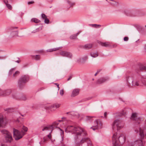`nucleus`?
I'll return each mask as SVG.
<instances>
[{
	"label": "nucleus",
	"mask_w": 146,
	"mask_h": 146,
	"mask_svg": "<svg viewBox=\"0 0 146 146\" xmlns=\"http://www.w3.org/2000/svg\"><path fill=\"white\" fill-rule=\"evenodd\" d=\"M59 129H60V130H61V131H62V130L60 129V128H59Z\"/></svg>",
	"instance_id": "nucleus-59"
},
{
	"label": "nucleus",
	"mask_w": 146,
	"mask_h": 146,
	"mask_svg": "<svg viewBox=\"0 0 146 146\" xmlns=\"http://www.w3.org/2000/svg\"><path fill=\"white\" fill-rule=\"evenodd\" d=\"M49 23V19L46 17V24H48Z\"/></svg>",
	"instance_id": "nucleus-43"
},
{
	"label": "nucleus",
	"mask_w": 146,
	"mask_h": 146,
	"mask_svg": "<svg viewBox=\"0 0 146 146\" xmlns=\"http://www.w3.org/2000/svg\"><path fill=\"white\" fill-rule=\"evenodd\" d=\"M31 56L33 59L36 60H39L40 58V56L39 55H31Z\"/></svg>",
	"instance_id": "nucleus-19"
},
{
	"label": "nucleus",
	"mask_w": 146,
	"mask_h": 146,
	"mask_svg": "<svg viewBox=\"0 0 146 146\" xmlns=\"http://www.w3.org/2000/svg\"><path fill=\"white\" fill-rule=\"evenodd\" d=\"M43 52L44 51H43V50H40V51H39V52L40 53H43Z\"/></svg>",
	"instance_id": "nucleus-48"
},
{
	"label": "nucleus",
	"mask_w": 146,
	"mask_h": 146,
	"mask_svg": "<svg viewBox=\"0 0 146 146\" xmlns=\"http://www.w3.org/2000/svg\"><path fill=\"white\" fill-rule=\"evenodd\" d=\"M145 27L146 28V25L145 26Z\"/></svg>",
	"instance_id": "nucleus-61"
},
{
	"label": "nucleus",
	"mask_w": 146,
	"mask_h": 146,
	"mask_svg": "<svg viewBox=\"0 0 146 146\" xmlns=\"http://www.w3.org/2000/svg\"><path fill=\"white\" fill-rule=\"evenodd\" d=\"M41 19L43 21L44 20V22L46 23V15L44 14H42L41 15Z\"/></svg>",
	"instance_id": "nucleus-31"
},
{
	"label": "nucleus",
	"mask_w": 146,
	"mask_h": 146,
	"mask_svg": "<svg viewBox=\"0 0 146 146\" xmlns=\"http://www.w3.org/2000/svg\"><path fill=\"white\" fill-rule=\"evenodd\" d=\"M4 91L0 89V96H3Z\"/></svg>",
	"instance_id": "nucleus-37"
},
{
	"label": "nucleus",
	"mask_w": 146,
	"mask_h": 146,
	"mask_svg": "<svg viewBox=\"0 0 146 146\" xmlns=\"http://www.w3.org/2000/svg\"><path fill=\"white\" fill-rule=\"evenodd\" d=\"M137 114L136 113H133L131 116V119L132 120H134L136 121V125H135V127H137L135 130V131L137 133L139 132V135L140 136L141 139H143V138L145 133V131L146 130V128H145L144 129L142 128H141L140 127V126H138L137 125L139 124L140 122H139V121H140L141 119L140 118H137Z\"/></svg>",
	"instance_id": "nucleus-2"
},
{
	"label": "nucleus",
	"mask_w": 146,
	"mask_h": 146,
	"mask_svg": "<svg viewBox=\"0 0 146 146\" xmlns=\"http://www.w3.org/2000/svg\"><path fill=\"white\" fill-rule=\"evenodd\" d=\"M129 38L127 37H124L123 40L124 41H126L128 40Z\"/></svg>",
	"instance_id": "nucleus-41"
},
{
	"label": "nucleus",
	"mask_w": 146,
	"mask_h": 146,
	"mask_svg": "<svg viewBox=\"0 0 146 146\" xmlns=\"http://www.w3.org/2000/svg\"><path fill=\"white\" fill-rule=\"evenodd\" d=\"M100 70H98V71H97L96 72L98 73V74L100 72Z\"/></svg>",
	"instance_id": "nucleus-56"
},
{
	"label": "nucleus",
	"mask_w": 146,
	"mask_h": 146,
	"mask_svg": "<svg viewBox=\"0 0 146 146\" xmlns=\"http://www.w3.org/2000/svg\"><path fill=\"white\" fill-rule=\"evenodd\" d=\"M34 3V2L33 1H31L29 2L28 3V4H32L33 3Z\"/></svg>",
	"instance_id": "nucleus-44"
},
{
	"label": "nucleus",
	"mask_w": 146,
	"mask_h": 146,
	"mask_svg": "<svg viewBox=\"0 0 146 146\" xmlns=\"http://www.w3.org/2000/svg\"><path fill=\"white\" fill-rule=\"evenodd\" d=\"M124 123L120 120L117 119L115 120L112 124V128L114 129L116 127L117 129H119L123 127Z\"/></svg>",
	"instance_id": "nucleus-9"
},
{
	"label": "nucleus",
	"mask_w": 146,
	"mask_h": 146,
	"mask_svg": "<svg viewBox=\"0 0 146 146\" xmlns=\"http://www.w3.org/2000/svg\"><path fill=\"white\" fill-rule=\"evenodd\" d=\"M22 116H24V115H22Z\"/></svg>",
	"instance_id": "nucleus-62"
},
{
	"label": "nucleus",
	"mask_w": 146,
	"mask_h": 146,
	"mask_svg": "<svg viewBox=\"0 0 146 146\" xmlns=\"http://www.w3.org/2000/svg\"><path fill=\"white\" fill-rule=\"evenodd\" d=\"M100 70H98V71H97L96 72L98 73V74L100 72Z\"/></svg>",
	"instance_id": "nucleus-55"
},
{
	"label": "nucleus",
	"mask_w": 146,
	"mask_h": 146,
	"mask_svg": "<svg viewBox=\"0 0 146 146\" xmlns=\"http://www.w3.org/2000/svg\"><path fill=\"white\" fill-rule=\"evenodd\" d=\"M3 123L4 121L3 117H0V127L3 126Z\"/></svg>",
	"instance_id": "nucleus-32"
},
{
	"label": "nucleus",
	"mask_w": 146,
	"mask_h": 146,
	"mask_svg": "<svg viewBox=\"0 0 146 146\" xmlns=\"http://www.w3.org/2000/svg\"><path fill=\"white\" fill-rule=\"evenodd\" d=\"M18 32L17 31H12L10 35V37H12L15 36H18Z\"/></svg>",
	"instance_id": "nucleus-20"
},
{
	"label": "nucleus",
	"mask_w": 146,
	"mask_h": 146,
	"mask_svg": "<svg viewBox=\"0 0 146 146\" xmlns=\"http://www.w3.org/2000/svg\"><path fill=\"white\" fill-rule=\"evenodd\" d=\"M13 136L15 139L18 140L22 138L25 134V133L21 131V132L15 129H13Z\"/></svg>",
	"instance_id": "nucleus-8"
},
{
	"label": "nucleus",
	"mask_w": 146,
	"mask_h": 146,
	"mask_svg": "<svg viewBox=\"0 0 146 146\" xmlns=\"http://www.w3.org/2000/svg\"><path fill=\"white\" fill-rule=\"evenodd\" d=\"M139 68L140 70H145L146 71V66L141 64L139 66Z\"/></svg>",
	"instance_id": "nucleus-27"
},
{
	"label": "nucleus",
	"mask_w": 146,
	"mask_h": 146,
	"mask_svg": "<svg viewBox=\"0 0 146 146\" xmlns=\"http://www.w3.org/2000/svg\"><path fill=\"white\" fill-rule=\"evenodd\" d=\"M60 94L61 96H63L64 94V90H60Z\"/></svg>",
	"instance_id": "nucleus-40"
},
{
	"label": "nucleus",
	"mask_w": 146,
	"mask_h": 146,
	"mask_svg": "<svg viewBox=\"0 0 146 146\" xmlns=\"http://www.w3.org/2000/svg\"><path fill=\"white\" fill-rule=\"evenodd\" d=\"M79 34V33H78L76 34H75L72 35L70 37V39H76L77 38V36Z\"/></svg>",
	"instance_id": "nucleus-28"
},
{
	"label": "nucleus",
	"mask_w": 146,
	"mask_h": 146,
	"mask_svg": "<svg viewBox=\"0 0 146 146\" xmlns=\"http://www.w3.org/2000/svg\"><path fill=\"white\" fill-rule=\"evenodd\" d=\"M19 73L20 72L19 71H17L15 72L13 74V77L14 78L16 77L19 75Z\"/></svg>",
	"instance_id": "nucleus-30"
},
{
	"label": "nucleus",
	"mask_w": 146,
	"mask_h": 146,
	"mask_svg": "<svg viewBox=\"0 0 146 146\" xmlns=\"http://www.w3.org/2000/svg\"><path fill=\"white\" fill-rule=\"evenodd\" d=\"M98 74V73L96 72V73L95 74H94V76H96L97 75V74Z\"/></svg>",
	"instance_id": "nucleus-54"
},
{
	"label": "nucleus",
	"mask_w": 146,
	"mask_h": 146,
	"mask_svg": "<svg viewBox=\"0 0 146 146\" xmlns=\"http://www.w3.org/2000/svg\"><path fill=\"white\" fill-rule=\"evenodd\" d=\"M97 26L99 27H100L101 26V25H97Z\"/></svg>",
	"instance_id": "nucleus-52"
},
{
	"label": "nucleus",
	"mask_w": 146,
	"mask_h": 146,
	"mask_svg": "<svg viewBox=\"0 0 146 146\" xmlns=\"http://www.w3.org/2000/svg\"><path fill=\"white\" fill-rule=\"evenodd\" d=\"M98 43L103 46L108 47L111 46V45L110 44V42H99Z\"/></svg>",
	"instance_id": "nucleus-18"
},
{
	"label": "nucleus",
	"mask_w": 146,
	"mask_h": 146,
	"mask_svg": "<svg viewBox=\"0 0 146 146\" xmlns=\"http://www.w3.org/2000/svg\"><path fill=\"white\" fill-rule=\"evenodd\" d=\"M56 86H57V88H58V90H59V89H60V88H59V84H58L56 85Z\"/></svg>",
	"instance_id": "nucleus-47"
},
{
	"label": "nucleus",
	"mask_w": 146,
	"mask_h": 146,
	"mask_svg": "<svg viewBox=\"0 0 146 146\" xmlns=\"http://www.w3.org/2000/svg\"><path fill=\"white\" fill-rule=\"evenodd\" d=\"M22 129H23V130H22V131H24L25 132L27 131L28 130L27 128L26 127L24 126H23V128H22Z\"/></svg>",
	"instance_id": "nucleus-36"
},
{
	"label": "nucleus",
	"mask_w": 146,
	"mask_h": 146,
	"mask_svg": "<svg viewBox=\"0 0 146 146\" xmlns=\"http://www.w3.org/2000/svg\"><path fill=\"white\" fill-rule=\"evenodd\" d=\"M60 54L63 56L66 57L70 59L72 58L73 57V55L71 53L65 51H60Z\"/></svg>",
	"instance_id": "nucleus-11"
},
{
	"label": "nucleus",
	"mask_w": 146,
	"mask_h": 146,
	"mask_svg": "<svg viewBox=\"0 0 146 146\" xmlns=\"http://www.w3.org/2000/svg\"><path fill=\"white\" fill-rule=\"evenodd\" d=\"M79 93V90L75 89L73 90L71 95V97H74L78 95Z\"/></svg>",
	"instance_id": "nucleus-17"
},
{
	"label": "nucleus",
	"mask_w": 146,
	"mask_h": 146,
	"mask_svg": "<svg viewBox=\"0 0 146 146\" xmlns=\"http://www.w3.org/2000/svg\"><path fill=\"white\" fill-rule=\"evenodd\" d=\"M15 68H13L10 69L9 72L8 74L9 75H11L14 73L15 70Z\"/></svg>",
	"instance_id": "nucleus-26"
},
{
	"label": "nucleus",
	"mask_w": 146,
	"mask_h": 146,
	"mask_svg": "<svg viewBox=\"0 0 146 146\" xmlns=\"http://www.w3.org/2000/svg\"><path fill=\"white\" fill-rule=\"evenodd\" d=\"M31 21L32 22H34L35 23H38L40 22V21L36 18H33L31 19Z\"/></svg>",
	"instance_id": "nucleus-29"
},
{
	"label": "nucleus",
	"mask_w": 146,
	"mask_h": 146,
	"mask_svg": "<svg viewBox=\"0 0 146 146\" xmlns=\"http://www.w3.org/2000/svg\"><path fill=\"white\" fill-rule=\"evenodd\" d=\"M126 80L130 86H136L139 85V81L136 77L133 75L130 76L127 78Z\"/></svg>",
	"instance_id": "nucleus-4"
},
{
	"label": "nucleus",
	"mask_w": 146,
	"mask_h": 146,
	"mask_svg": "<svg viewBox=\"0 0 146 146\" xmlns=\"http://www.w3.org/2000/svg\"><path fill=\"white\" fill-rule=\"evenodd\" d=\"M60 47L52 49H50L47 50L46 51L47 52H52L53 51H55L57 50H58L60 49Z\"/></svg>",
	"instance_id": "nucleus-25"
},
{
	"label": "nucleus",
	"mask_w": 146,
	"mask_h": 146,
	"mask_svg": "<svg viewBox=\"0 0 146 146\" xmlns=\"http://www.w3.org/2000/svg\"><path fill=\"white\" fill-rule=\"evenodd\" d=\"M62 121V120H58L57 121H58V122L59 123V122H61Z\"/></svg>",
	"instance_id": "nucleus-53"
},
{
	"label": "nucleus",
	"mask_w": 146,
	"mask_h": 146,
	"mask_svg": "<svg viewBox=\"0 0 146 146\" xmlns=\"http://www.w3.org/2000/svg\"><path fill=\"white\" fill-rule=\"evenodd\" d=\"M15 62H17L18 63H19L20 62V61L19 60L16 61Z\"/></svg>",
	"instance_id": "nucleus-51"
},
{
	"label": "nucleus",
	"mask_w": 146,
	"mask_h": 146,
	"mask_svg": "<svg viewBox=\"0 0 146 146\" xmlns=\"http://www.w3.org/2000/svg\"><path fill=\"white\" fill-rule=\"evenodd\" d=\"M21 99L25 101L26 100L27 98H26V96H23L21 97Z\"/></svg>",
	"instance_id": "nucleus-38"
},
{
	"label": "nucleus",
	"mask_w": 146,
	"mask_h": 146,
	"mask_svg": "<svg viewBox=\"0 0 146 146\" xmlns=\"http://www.w3.org/2000/svg\"><path fill=\"white\" fill-rule=\"evenodd\" d=\"M2 146H4V145H2Z\"/></svg>",
	"instance_id": "nucleus-60"
},
{
	"label": "nucleus",
	"mask_w": 146,
	"mask_h": 146,
	"mask_svg": "<svg viewBox=\"0 0 146 146\" xmlns=\"http://www.w3.org/2000/svg\"><path fill=\"white\" fill-rule=\"evenodd\" d=\"M107 112H105L104 113V116L105 117H106V115H107Z\"/></svg>",
	"instance_id": "nucleus-49"
},
{
	"label": "nucleus",
	"mask_w": 146,
	"mask_h": 146,
	"mask_svg": "<svg viewBox=\"0 0 146 146\" xmlns=\"http://www.w3.org/2000/svg\"><path fill=\"white\" fill-rule=\"evenodd\" d=\"M143 84L146 85V79L143 82Z\"/></svg>",
	"instance_id": "nucleus-45"
},
{
	"label": "nucleus",
	"mask_w": 146,
	"mask_h": 146,
	"mask_svg": "<svg viewBox=\"0 0 146 146\" xmlns=\"http://www.w3.org/2000/svg\"><path fill=\"white\" fill-rule=\"evenodd\" d=\"M90 55L93 58L96 57L98 56V54L97 52H92Z\"/></svg>",
	"instance_id": "nucleus-23"
},
{
	"label": "nucleus",
	"mask_w": 146,
	"mask_h": 146,
	"mask_svg": "<svg viewBox=\"0 0 146 146\" xmlns=\"http://www.w3.org/2000/svg\"><path fill=\"white\" fill-rule=\"evenodd\" d=\"M135 144H137L138 146H143L142 141L141 140L129 143L127 146H134Z\"/></svg>",
	"instance_id": "nucleus-14"
},
{
	"label": "nucleus",
	"mask_w": 146,
	"mask_h": 146,
	"mask_svg": "<svg viewBox=\"0 0 146 146\" xmlns=\"http://www.w3.org/2000/svg\"><path fill=\"white\" fill-rule=\"evenodd\" d=\"M9 1L10 0H4V2L8 8L9 9H12V7L10 4L8 3V1Z\"/></svg>",
	"instance_id": "nucleus-22"
},
{
	"label": "nucleus",
	"mask_w": 146,
	"mask_h": 146,
	"mask_svg": "<svg viewBox=\"0 0 146 146\" xmlns=\"http://www.w3.org/2000/svg\"><path fill=\"white\" fill-rule=\"evenodd\" d=\"M58 124V121H57L54 122L52 125H48L46 126V132L49 133L47 135V137L49 139H50L51 140H52L51 133H52L54 127H56Z\"/></svg>",
	"instance_id": "nucleus-5"
},
{
	"label": "nucleus",
	"mask_w": 146,
	"mask_h": 146,
	"mask_svg": "<svg viewBox=\"0 0 146 146\" xmlns=\"http://www.w3.org/2000/svg\"><path fill=\"white\" fill-rule=\"evenodd\" d=\"M127 113V111L125 110H123L122 111H121V113L122 115H126Z\"/></svg>",
	"instance_id": "nucleus-35"
},
{
	"label": "nucleus",
	"mask_w": 146,
	"mask_h": 146,
	"mask_svg": "<svg viewBox=\"0 0 146 146\" xmlns=\"http://www.w3.org/2000/svg\"><path fill=\"white\" fill-rule=\"evenodd\" d=\"M67 3L68 4H69L70 6H72L74 5V3H73L71 2L70 1H67Z\"/></svg>",
	"instance_id": "nucleus-39"
},
{
	"label": "nucleus",
	"mask_w": 146,
	"mask_h": 146,
	"mask_svg": "<svg viewBox=\"0 0 146 146\" xmlns=\"http://www.w3.org/2000/svg\"><path fill=\"white\" fill-rule=\"evenodd\" d=\"M3 96H6L10 94L11 93V90L10 89H8L4 91Z\"/></svg>",
	"instance_id": "nucleus-21"
},
{
	"label": "nucleus",
	"mask_w": 146,
	"mask_h": 146,
	"mask_svg": "<svg viewBox=\"0 0 146 146\" xmlns=\"http://www.w3.org/2000/svg\"><path fill=\"white\" fill-rule=\"evenodd\" d=\"M60 106V104L55 103L50 106H46V110H50L51 111H53L56 110L57 108H59Z\"/></svg>",
	"instance_id": "nucleus-12"
},
{
	"label": "nucleus",
	"mask_w": 146,
	"mask_h": 146,
	"mask_svg": "<svg viewBox=\"0 0 146 146\" xmlns=\"http://www.w3.org/2000/svg\"><path fill=\"white\" fill-rule=\"evenodd\" d=\"M65 131L74 134V138L76 140L80 136L84 137L87 135L86 131L84 129L74 125H68L65 129Z\"/></svg>",
	"instance_id": "nucleus-1"
},
{
	"label": "nucleus",
	"mask_w": 146,
	"mask_h": 146,
	"mask_svg": "<svg viewBox=\"0 0 146 146\" xmlns=\"http://www.w3.org/2000/svg\"><path fill=\"white\" fill-rule=\"evenodd\" d=\"M3 58H2V57L1 56H0V59H2Z\"/></svg>",
	"instance_id": "nucleus-57"
},
{
	"label": "nucleus",
	"mask_w": 146,
	"mask_h": 146,
	"mask_svg": "<svg viewBox=\"0 0 146 146\" xmlns=\"http://www.w3.org/2000/svg\"><path fill=\"white\" fill-rule=\"evenodd\" d=\"M92 47V45L91 44H87L84 46V47L86 48L89 49Z\"/></svg>",
	"instance_id": "nucleus-33"
},
{
	"label": "nucleus",
	"mask_w": 146,
	"mask_h": 146,
	"mask_svg": "<svg viewBox=\"0 0 146 146\" xmlns=\"http://www.w3.org/2000/svg\"><path fill=\"white\" fill-rule=\"evenodd\" d=\"M29 79L28 75H25L22 76L18 81V85L19 87L22 88L24 86V84L28 82Z\"/></svg>",
	"instance_id": "nucleus-6"
},
{
	"label": "nucleus",
	"mask_w": 146,
	"mask_h": 146,
	"mask_svg": "<svg viewBox=\"0 0 146 146\" xmlns=\"http://www.w3.org/2000/svg\"><path fill=\"white\" fill-rule=\"evenodd\" d=\"M81 146H92L91 141L88 137H84L80 141Z\"/></svg>",
	"instance_id": "nucleus-10"
},
{
	"label": "nucleus",
	"mask_w": 146,
	"mask_h": 146,
	"mask_svg": "<svg viewBox=\"0 0 146 146\" xmlns=\"http://www.w3.org/2000/svg\"><path fill=\"white\" fill-rule=\"evenodd\" d=\"M58 84V83H54V84L56 85H57Z\"/></svg>",
	"instance_id": "nucleus-58"
},
{
	"label": "nucleus",
	"mask_w": 146,
	"mask_h": 146,
	"mask_svg": "<svg viewBox=\"0 0 146 146\" xmlns=\"http://www.w3.org/2000/svg\"><path fill=\"white\" fill-rule=\"evenodd\" d=\"M117 133H114L112 136V142L113 146H119L121 144H123L125 141V137L122 134H121L118 136L117 138Z\"/></svg>",
	"instance_id": "nucleus-3"
},
{
	"label": "nucleus",
	"mask_w": 146,
	"mask_h": 146,
	"mask_svg": "<svg viewBox=\"0 0 146 146\" xmlns=\"http://www.w3.org/2000/svg\"><path fill=\"white\" fill-rule=\"evenodd\" d=\"M42 29V27H40L36 29L33 30V31L32 32V33H35L36 32H38L41 30Z\"/></svg>",
	"instance_id": "nucleus-24"
},
{
	"label": "nucleus",
	"mask_w": 146,
	"mask_h": 146,
	"mask_svg": "<svg viewBox=\"0 0 146 146\" xmlns=\"http://www.w3.org/2000/svg\"><path fill=\"white\" fill-rule=\"evenodd\" d=\"M109 79V78L107 77L99 79L97 80L96 83L98 84H102L108 81Z\"/></svg>",
	"instance_id": "nucleus-16"
},
{
	"label": "nucleus",
	"mask_w": 146,
	"mask_h": 146,
	"mask_svg": "<svg viewBox=\"0 0 146 146\" xmlns=\"http://www.w3.org/2000/svg\"><path fill=\"white\" fill-rule=\"evenodd\" d=\"M91 25L92 27H97V24H91Z\"/></svg>",
	"instance_id": "nucleus-42"
},
{
	"label": "nucleus",
	"mask_w": 146,
	"mask_h": 146,
	"mask_svg": "<svg viewBox=\"0 0 146 146\" xmlns=\"http://www.w3.org/2000/svg\"><path fill=\"white\" fill-rule=\"evenodd\" d=\"M94 123V125L91 127V128L94 131L99 128H101V126L102 125V124L101 123H98L97 120H95Z\"/></svg>",
	"instance_id": "nucleus-13"
},
{
	"label": "nucleus",
	"mask_w": 146,
	"mask_h": 146,
	"mask_svg": "<svg viewBox=\"0 0 146 146\" xmlns=\"http://www.w3.org/2000/svg\"><path fill=\"white\" fill-rule=\"evenodd\" d=\"M46 129V127L45 126L42 129V131H43L44 130H45V129Z\"/></svg>",
	"instance_id": "nucleus-50"
},
{
	"label": "nucleus",
	"mask_w": 146,
	"mask_h": 146,
	"mask_svg": "<svg viewBox=\"0 0 146 146\" xmlns=\"http://www.w3.org/2000/svg\"><path fill=\"white\" fill-rule=\"evenodd\" d=\"M92 80H94V79H92Z\"/></svg>",
	"instance_id": "nucleus-63"
},
{
	"label": "nucleus",
	"mask_w": 146,
	"mask_h": 146,
	"mask_svg": "<svg viewBox=\"0 0 146 146\" xmlns=\"http://www.w3.org/2000/svg\"><path fill=\"white\" fill-rule=\"evenodd\" d=\"M95 117L94 116H86L85 118V120L86 121H88L90 120L92 118Z\"/></svg>",
	"instance_id": "nucleus-34"
},
{
	"label": "nucleus",
	"mask_w": 146,
	"mask_h": 146,
	"mask_svg": "<svg viewBox=\"0 0 146 146\" xmlns=\"http://www.w3.org/2000/svg\"><path fill=\"white\" fill-rule=\"evenodd\" d=\"M1 132L5 137V141L7 143H11L13 140V138L10 133L6 130H1Z\"/></svg>",
	"instance_id": "nucleus-7"
},
{
	"label": "nucleus",
	"mask_w": 146,
	"mask_h": 146,
	"mask_svg": "<svg viewBox=\"0 0 146 146\" xmlns=\"http://www.w3.org/2000/svg\"><path fill=\"white\" fill-rule=\"evenodd\" d=\"M72 78V76H70L68 78L67 80L68 81L69 80Z\"/></svg>",
	"instance_id": "nucleus-46"
},
{
	"label": "nucleus",
	"mask_w": 146,
	"mask_h": 146,
	"mask_svg": "<svg viewBox=\"0 0 146 146\" xmlns=\"http://www.w3.org/2000/svg\"><path fill=\"white\" fill-rule=\"evenodd\" d=\"M88 58L87 56H85L82 57L80 58L77 59V62L79 63H83L85 62Z\"/></svg>",
	"instance_id": "nucleus-15"
}]
</instances>
